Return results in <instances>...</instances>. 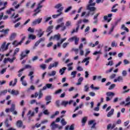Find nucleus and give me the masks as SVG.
Wrapping results in <instances>:
<instances>
[{"label":"nucleus","mask_w":130,"mask_h":130,"mask_svg":"<svg viewBox=\"0 0 130 130\" xmlns=\"http://www.w3.org/2000/svg\"><path fill=\"white\" fill-rule=\"evenodd\" d=\"M95 0H89L88 2V5L86 6V10L89 11L85 15V17H89L93 16L95 14V11H96V3H93Z\"/></svg>","instance_id":"1"},{"label":"nucleus","mask_w":130,"mask_h":130,"mask_svg":"<svg viewBox=\"0 0 130 130\" xmlns=\"http://www.w3.org/2000/svg\"><path fill=\"white\" fill-rule=\"evenodd\" d=\"M115 95V93H114L113 92L108 91L106 92V95L107 96L106 98V101L107 102H108V101H110L112 98H113V96Z\"/></svg>","instance_id":"2"},{"label":"nucleus","mask_w":130,"mask_h":130,"mask_svg":"<svg viewBox=\"0 0 130 130\" xmlns=\"http://www.w3.org/2000/svg\"><path fill=\"white\" fill-rule=\"evenodd\" d=\"M43 7V6L41 4L38 3L37 8L34 11L35 13L32 15V16H37V15H38V14L41 12V9H42Z\"/></svg>","instance_id":"3"},{"label":"nucleus","mask_w":130,"mask_h":130,"mask_svg":"<svg viewBox=\"0 0 130 130\" xmlns=\"http://www.w3.org/2000/svg\"><path fill=\"white\" fill-rule=\"evenodd\" d=\"M82 19H80L77 21L76 23L77 27L76 29H73V30L71 31V34H74V33H78L79 32V28H80V24H82Z\"/></svg>","instance_id":"4"},{"label":"nucleus","mask_w":130,"mask_h":130,"mask_svg":"<svg viewBox=\"0 0 130 130\" xmlns=\"http://www.w3.org/2000/svg\"><path fill=\"white\" fill-rule=\"evenodd\" d=\"M10 31V29L9 28L6 29H2L0 30V33H4L0 35V39H2V38H4V37H6L7 35L9 34V31Z\"/></svg>","instance_id":"5"},{"label":"nucleus","mask_w":130,"mask_h":130,"mask_svg":"<svg viewBox=\"0 0 130 130\" xmlns=\"http://www.w3.org/2000/svg\"><path fill=\"white\" fill-rule=\"evenodd\" d=\"M30 53V50H25L22 52H21L20 54V60L22 59H24L26 56H27V54H29Z\"/></svg>","instance_id":"6"},{"label":"nucleus","mask_w":130,"mask_h":130,"mask_svg":"<svg viewBox=\"0 0 130 130\" xmlns=\"http://www.w3.org/2000/svg\"><path fill=\"white\" fill-rule=\"evenodd\" d=\"M16 109V105L12 104L11 105V107L10 108V111L11 112H12V114L14 115H17L18 114V112L15 110Z\"/></svg>","instance_id":"7"},{"label":"nucleus","mask_w":130,"mask_h":130,"mask_svg":"<svg viewBox=\"0 0 130 130\" xmlns=\"http://www.w3.org/2000/svg\"><path fill=\"white\" fill-rule=\"evenodd\" d=\"M7 42H5L4 43H3V44L1 46V50H2V51H5V50H7L9 47V45H10V44H11L10 43H7Z\"/></svg>","instance_id":"8"},{"label":"nucleus","mask_w":130,"mask_h":130,"mask_svg":"<svg viewBox=\"0 0 130 130\" xmlns=\"http://www.w3.org/2000/svg\"><path fill=\"white\" fill-rule=\"evenodd\" d=\"M60 39V35L58 34L57 35H55L54 36H52L49 39V41H51V40H56L58 41Z\"/></svg>","instance_id":"9"},{"label":"nucleus","mask_w":130,"mask_h":130,"mask_svg":"<svg viewBox=\"0 0 130 130\" xmlns=\"http://www.w3.org/2000/svg\"><path fill=\"white\" fill-rule=\"evenodd\" d=\"M70 41H74L75 40V44L76 45H78L79 41L80 40V38L77 37V36L73 37L72 38H71L69 39Z\"/></svg>","instance_id":"10"},{"label":"nucleus","mask_w":130,"mask_h":130,"mask_svg":"<svg viewBox=\"0 0 130 130\" xmlns=\"http://www.w3.org/2000/svg\"><path fill=\"white\" fill-rule=\"evenodd\" d=\"M46 89H54V86L52 84H47L45 86H44L42 88V90H46Z\"/></svg>","instance_id":"11"},{"label":"nucleus","mask_w":130,"mask_h":130,"mask_svg":"<svg viewBox=\"0 0 130 130\" xmlns=\"http://www.w3.org/2000/svg\"><path fill=\"white\" fill-rule=\"evenodd\" d=\"M36 6V3H34L31 5V1L27 2L26 4V8H30V9H34V7Z\"/></svg>","instance_id":"12"},{"label":"nucleus","mask_w":130,"mask_h":130,"mask_svg":"<svg viewBox=\"0 0 130 130\" xmlns=\"http://www.w3.org/2000/svg\"><path fill=\"white\" fill-rule=\"evenodd\" d=\"M50 126H51V130H55L56 128H57V127H58V125L55 123V121H53L51 123Z\"/></svg>","instance_id":"13"},{"label":"nucleus","mask_w":130,"mask_h":130,"mask_svg":"<svg viewBox=\"0 0 130 130\" xmlns=\"http://www.w3.org/2000/svg\"><path fill=\"white\" fill-rule=\"evenodd\" d=\"M58 66V62L56 61L54 62L53 63L50 64V65L48 67V70H51L52 68H56Z\"/></svg>","instance_id":"14"},{"label":"nucleus","mask_w":130,"mask_h":130,"mask_svg":"<svg viewBox=\"0 0 130 130\" xmlns=\"http://www.w3.org/2000/svg\"><path fill=\"white\" fill-rule=\"evenodd\" d=\"M115 126H116V123H113V124L110 123L107 125V129H108V130L113 129V128H114V127H115Z\"/></svg>","instance_id":"15"},{"label":"nucleus","mask_w":130,"mask_h":130,"mask_svg":"<svg viewBox=\"0 0 130 130\" xmlns=\"http://www.w3.org/2000/svg\"><path fill=\"white\" fill-rule=\"evenodd\" d=\"M42 21V18H38V19H36L32 22V26H35V25H37V24H40Z\"/></svg>","instance_id":"16"},{"label":"nucleus","mask_w":130,"mask_h":130,"mask_svg":"<svg viewBox=\"0 0 130 130\" xmlns=\"http://www.w3.org/2000/svg\"><path fill=\"white\" fill-rule=\"evenodd\" d=\"M114 83H116V82H121L122 83L123 82V77L121 76H118L117 79L114 80Z\"/></svg>","instance_id":"17"},{"label":"nucleus","mask_w":130,"mask_h":130,"mask_svg":"<svg viewBox=\"0 0 130 130\" xmlns=\"http://www.w3.org/2000/svg\"><path fill=\"white\" fill-rule=\"evenodd\" d=\"M114 113V109H111V111H109L107 115V117H111V116L113 115Z\"/></svg>","instance_id":"18"},{"label":"nucleus","mask_w":130,"mask_h":130,"mask_svg":"<svg viewBox=\"0 0 130 130\" xmlns=\"http://www.w3.org/2000/svg\"><path fill=\"white\" fill-rule=\"evenodd\" d=\"M24 71H25V69L22 68L18 71V74L17 76L19 78L22 77V75H23L22 72H24Z\"/></svg>","instance_id":"19"},{"label":"nucleus","mask_w":130,"mask_h":130,"mask_svg":"<svg viewBox=\"0 0 130 130\" xmlns=\"http://www.w3.org/2000/svg\"><path fill=\"white\" fill-rule=\"evenodd\" d=\"M42 29H39L38 33L37 34L38 37L40 38V37H42L43 36V35L44 34V31L42 32Z\"/></svg>","instance_id":"20"},{"label":"nucleus","mask_w":130,"mask_h":130,"mask_svg":"<svg viewBox=\"0 0 130 130\" xmlns=\"http://www.w3.org/2000/svg\"><path fill=\"white\" fill-rule=\"evenodd\" d=\"M17 127H22L23 126V122L21 120H18L16 122Z\"/></svg>","instance_id":"21"},{"label":"nucleus","mask_w":130,"mask_h":130,"mask_svg":"<svg viewBox=\"0 0 130 130\" xmlns=\"http://www.w3.org/2000/svg\"><path fill=\"white\" fill-rule=\"evenodd\" d=\"M67 70V67H63L62 68L60 69L59 71V73L60 74L61 76H62L64 74V72Z\"/></svg>","instance_id":"22"},{"label":"nucleus","mask_w":130,"mask_h":130,"mask_svg":"<svg viewBox=\"0 0 130 130\" xmlns=\"http://www.w3.org/2000/svg\"><path fill=\"white\" fill-rule=\"evenodd\" d=\"M28 38L29 40H34L36 39V36H35L33 34H29L28 36Z\"/></svg>","instance_id":"23"},{"label":"nucleus","mask_w":130,"mask_h":130,"mask_svg":"<svg viewBox=\"0 0 130 130\" xmlns=\"http://www.w3.org/2000/svg\"><path fill=\"white\" fill-rule=\"evenodd\" d=\"M62 11H63V7H61L57 10V15L61 16L62 15Z\"/></svg>","instance_id":"24"},{"label":"nucleus","mask_w":130,"mask_h":130,"mask_svg":"<svg viewBox=\"0 0 130 130\" xmlns=\"http://www.w3.org/2000/svg\"><path fill=\"white\" fill-rule=\"evenodd\" d=\"M88 119V117H84L82 120H81V122L82 123V126H84V125H85V123H86V122H87V120Z\"/></svg>","instance_id":"25"},{"label":"nucleus","mask_w":130,"mask_h":130,"mask_svg":"<svg viewBox=\"0 0 130 130\" xmlns=\"http://www.w3.org/2000/svg\"><path fill=\"white\" fill-rule=\"evenodd\" d=\"M11 94L12 95H15V96H17V95H19V94H20V92L18 90H15L14 89H13L11 91Z\"/></svg>","instance_id":"26"},{"label":"nucleus","mask_w":130,"mask_h":130,"mask_svg":"<svg viewBox=\"0 0 130 130\" xmlns=\"http://www.w3.org/2000/svg\"><path fill=\"white\" fill-rule=\"evenodd\" d=\"M121 29L124 30V31H126L127 32H129V30H128V28L125 27V25L124 24H122L121 25Z\"/></svg>","instance_id":"27"},{"label":"nucleus","mask_w":130,"mask_h":130,"mask_svg":"<svg viewBox=\"0 0 130 130\" xmlns=\"http://www.w3.org/2000/svg\"><path fill=\"white\" fill-rule=\"evenodd\" d=\"M52 29H53V25H50L46 30V32H51L52 33Z\"/></svg>","instance_id":"28"},{"label":"nucleus","mask_w":130,"mask_h":130,"mask_svg":"<svg viewBox=\"0 0 130 130\" xmlns=\"http://www.w3.org/2000/svg\"><path fill=\"white\" fill-rule=\"evenodd\" d=\"M19 51H20V48H16L14 50V53L12 55V56H16V55L17 54V53H18Z\"/></svg>","instance_id":"29"},{"label":"nucleus","mask_w":130,"mask_h":130,"mask_svg":"<svg viewBox=\"0 0 130 130\" xmlns=\"http://www.w3.org/2000/svg\"><path fill=\"white\" fill-rule=\"evenodd\" d=\"M64 26V23L62 22L60 24L57 25L55 27V30H58L59 28H61V27H63Z\"/></svg>","instance_id":"30"},{"label":"nucleus","mask_w":130,"mask_h":130,"mask_svg":"<svg viewBox=\"0 0 130 130\" xmlns=\"http://www.w3.org/2000/svg\"><path fill=\"white\" fill-rule=\"evenodd\" d=\"M8 61H9L11 63H12V62H14V61L15 59H16V57L15 56H13L12 58H10V57L7 58Z\"/></svg>","instance_id":"31"},{"label":"nucleus","mask_w":130,"mask_h":130,"mask_svg":"<svg viewBox=\"0 0 130 130\" xmlns=\"http://www.w3.org/2000/svg\"><path fill=\"white\" fill-rule=\"evenodd\" d=\"M15 9L13 8H10L9 10H8L6 11L7 14H8V15H11V14H12V12H15Z\"/></svg>","instance_id":"32"},{"label":"nucleus","mask_w":130,"mask_h":130,"mask_svg":"<svg viewBox=\"0 0 130 130\" xmlns=\"http://www.w3.org/2000/svg\"><path fill=\"white\" fill-rule=\"evenodd\" d=\"M34 72H30L29 74H28V76L30 77V81H33V78H34V76H33L32 75H34Z\"/></svg>","instance_id":"33"},{"label":"nucleus","mask_w":130,"mask_h":130,"mask_svg":"<svg viewBox=\"0 0 130 130\" xmlns=\"http://www.w3.org/2000/svg\"><path fill=\"white\" fill-rule=\"evenodd\" d=\"M69 104V101H63L61 102V105L64 106V107H67V105Z\"/></svg>","instance_id":"34"},{"label":"nucleus","mask_w":130,"mask_h":130,"mask_svg":"<svg viewBox=\"0 0 130 130\" xmlns=\"http://www.w3.org/2000/svg\"><path fill=\"white\" fill-rule=\"evenodd\" d=\"M89 89H90V88L89 87V85L86 84L84 86L83 91L84 92H89Z\"/></svg>","instance_id":"35"},{"label":"nucleus","mask_w":130,"mask_h":130,"mask_svg":"<svg viewBox=\"0 0 130 130\" xmlns=\"http://www.w3.org/2000/svg\"><path fill=\"white\" fill-rule=\"evenodd\" d=\"M108 19V16H104V19L105 21H107L108 23H109V22H110V21H111V20H112V18Z\"/></svg>","instance_id":"36"},{"label":"nucleus","mask_w":130,"mask_h":130,"mask_svg":"<svg viewBox=\"0 0 130 130\" xmlns=\"http://www.w3.org/2000/svg\"><path fill=\"white\" fill-rule=\"evenodd\" d=\"M12 44L14 45V46L17 47L19 46V45H21V44H20V42H18V41H15L13 42Z\"/></svg>","instance_id":"37"},{"label":"nucleus","mask_w":130,"mask_h":130,"mask_svg":"<svg viewBox=\"0 0 130 130\" xmlns=\"http://www.w3.org/2000/svg\"><path fill=\"white\" fill-rule=\"evenodd\" d=\"M111 45L112 47H116V46H117V43H116L115 41H113Z\"/></svg>","instance_id":"38"},{"label":"nucleus","mask_w":130,"mask_h":130,"mask_svg":"<svg viewBox=\"0 0 130 130\" xmlns=\"http://www.w3.org/2000/svg\"><path fill=\"white\" fill-rule=\"evenodd\" d=\"M16 36H17V34L13 33V34H11V35L10 36V39L11 40H13V39H15V38H16Z\"/></svg>","instance_id":"39"},{"label":"nucleus","mask_w":130,"mask_h":130,"mask_svg":"<svg viewBox=\"0 0 130 130\" xmlns=\"http://www.w3.org/2000/svg\"><path fill=\"white\" fill-rule=\"evenodd\" d=\"M34 114H35V113L34 112H32V111L29 110L27 114V115H30L31 117H33L34 116Z\"/></svg>","instance_id":"40"},{"label":"nucleus","mask_w":130,"mask_h":130,"mask_svg":"<svg viewBox=\"0 0 130 130\" xmlns=\"http://www.w3.org/2000/svg\"><path fill=\"white\" fill-rule=\"evenodd\" d=\"M55 9H57L58 10H59V9H60V8H63L62 4H61V3L58 4L55 6Z\"/></svg>","instance_id":"41"},{"label":"nucleus","mask_w":130,"mask_h":130,"mask_svg":"<svg viewBox=\"0 0 130 130\" xmlns=\"http://www.w3.org/2000/svg\"><path fill=\"white\" fill-rule=\"evenodd\" d=\"M51 95H47L45 97V100H46V101H51Z\"/></svg>","instance_id":"42"},{"label":"nucleus","mask_w":130,"mask_h":130,"mask_svg":"<svg viewBox=\"0 0 130 130\" xmlns=\"http://www.w3.org/2000/svg\"><path fill=\"white\" fill-rule=\"evenodd\" d=\"M56 74V71H52L51 73H49L48 75V76H49L50 77H51L52 76H55V75Z\"/></svg>","instance_id":"43"},{"label":"nucleus","mask_w":130,"mask_h":130,"mask_svg":"<svg viewBox=\"0 0 130 130\" xmlns=\"http://www.w3.org/2000/svg\"><path fill=\"white\" fill-rule=\"evenodd\" d=\"M5 125L7 127H9V126H10L11 125L9 124V119H6L5 121Z\"/></svg>","instance_id":"44"},{"label":"nucleus","mask_w":130,"mask_h":130,"mask_svg":"<svg viewBox=\"0 0 130 130\" xmlns=\"http://www.w3.org/2000/svg\"><path fill=\"white\" fill-rule=\"evenodd\" d=\"M97 54H102L101 50H100L99 51H95L94 53H93V55H97Z\"/></svg>","instance_id":"45"},{"label":"nucleus","mask_w":130,"mask_h":130,"mask_svg":"<svg viewBox=\"0 0 130 130\" xmlns=\"http://www.w3.org/2000/svg\"><path fill=\"white\" fill-rule=\"evenodd\" d=\"M123 63L124 66H126V64H129L130 61L128 60L125 59L123 60Z\"/></svg>","instance_id":"46"},{"label":"nucleus","mask_w":130,"mask_h":130,"mask_svg":"<svg viewBox=\"0 0 130 130\" xmlns=\"http://www.w3.org/2000/svg\"><path fill=\"white\" fill-rule=\"evenodd\" d=\"M89 59H91V57H88L87 58H85L82 61V63L86 62L87 61H89Z\"/></svg>","instance_id":"47"},{"label":"nucleus","mask_w":130,"mask_h":130,"mask_svg":"<svg viewBox=\"0 0 130 130\" xmlns=\"http://www.w3.org/2000/svg\"><path fill=\"white\" fill-rule=\"evenodd\" d=\"M7 93H8V90L7 89L2 91L0 93V96H1V95H6Z\"/></svg>","instance_id":"48"},{"label":"nucleus","mask_w":130,"mask_h":130,"mask_svg":"<svg viewBox=\"0 0 130 130\" xmlns=\"http://www.w3.org/2000/svg\"><path fill=\"white\" fill-rule=\"evenodd\" d=\"M42 90H40V92H39V97L38 98V99H41V98H42V96H43V93H42Z\"/></svg>","instance_id":"49"},{"label":"nucleus","mask_w":130,"mask_h":130,"mask_svg":"<svg viewBox=\"0 0 130 130\" xmlns=\"http://www.w3.org/2000/svg\"><path fill=\"white\" fill-rule=\"evenodd\" d=\"M15 13H14L12 16L10 17L11 19H16V18H18V17H19V14H17L15 16Z\"/></svg>","instance_id":"50"},{"label":"nucleus","mask_w":130,"mask_h":130,"mask_svg":"<svg viewBox=\"0 0 130 130\" xmlns=\"http://www.w3.org/2000/svg\"><path fill=\"white\" fill-rule=\"evenodd\" d=\"M72 9H73V7L72 6L69 7L65 10V13H68V12H70V11H71Z\"/></svg>","instance_id":"51"},{"label":"nucleus","mask_w":130,"mask_h":130,"mask_svg":"<svg viewBox=\"0 0 130 130\" xmlns=\"http://www.w3.org/2000/svg\"><path fill=\"white\" fill-rule=\"evenodd\" d=\"M115 84H111L109 87V90H112L113 89H114V88H115Z\"/></svg>","instance_id":"52"},{"label":"nucleus","mask_w":130,"mask_h":130,"mask_svg":"<svg viewBox=\"0 0 130 130\" xmlns=\"http://www.w3.org/2000/svg\"><path fill=\"white\" fill-rule=\"evenodd\" d=\"M61 123L62 125H66L67 124V121L63 118L61 120Z\"/></svg>","instance_id":"53"},{"label":"nucleus","mask_w":130,"mask_h":130,"mask_svg":"<svg viewBox=\"0 0 130 130\" xmlns=\"http://www.w3.org/2000/svg\"><path fill=\"white\" fill-rule=\"evenodd\" d=\"M93 20H94L93 21V23L94 24V25H97V24H98V18L93 17Z\"/></svg>","instance_id":"54"},{"label":"nucleus","mask_w":130,"mask_h":130,"mask_svg":"<svg viewBox=\"0 0 130 130\" xmlns=\"http://www.w3.org/2000/svg\"><path fill=\"white\" fill-rule=\"evenodd\" d=\"M60 43H57V45H54V46H53V49L54 50H55V49H56V48L58 47H59V46H60Z\"/></svg>","instance_id":"55"},{"label":"nucleus","mask_w":130,"mask_h":130,"mask_svg":"<svg viewBox=\"0 0 130 130\" xmlns=\"http://www.w3.org/2000/svg\"><path fill=\"white\" fill-rule=\"evenodd\" d=\"M126 75H127V73L126 72V71L123 70L122 72V76L123 77H126Z\"/></svg>","instance_id":"56"},{"label":"nucleus","mask_w":130,"mask_h":130,"mask_svg":"<svg viewBox=\"0 0 130 130\" xmlns=\"http://www.w3.org/2000/svg\"><path fill=\"white\" fill-rule=\"evenodd\" d=\"M27 31H28V32H30V33H34V28H32L31 27H29L28 29H27Z\"/></svg>","instance_id":"57"},{"label":"nucleus","mask_w":130,"mask_h":130,"mask_svg":"<svg viewBox=\"0 0 130 130\" xmlns=\"http://www.w3.org/2000/svg\"><path fill=\"white\" fill-rule=\"evenodd\" d=\"M89 96H91V97H94L95 96V95H96V94L95 93V92H93V91H91V92H89Z\"/></svg>","instance_id":"58"},{"label":"nucleus","mask_w":130,"mask_h":130,"mask_svg":"<svg viewBox=\"0 0 130 130\" xmlns=\"http://www.w3.org/2000/svg\"><path fill=\"white\" fill-rule=\"evenodd\" d=\"M76 75H77V71H73L71 73V76H73V78H76Z\"/></svg>","instance_id":"59"},{"label":"nucleus","mask_w":130,"mask_h":130,"mask_svg":"<svg viewBox=\"0 0 130 130\" xmlns=\"http://www.w3.org/2000/svg\"><path fill=\"white\" fill-rule=\"evenodd\" d=\"M85 51H86V52L85 53V57H86V56L88 55V54H89V53H90V52H91V51H89V49H86Z\"/></svg>","instance_id":"60"},{"label":"nucleus","mask_w":130,"mask_h":130,"mask_svg":"<svg viewBox=\"0 0 130 130\" xmlns=\"http://www.w3.org/2000/svg\"><path fill=\"white\" fill-rule=\"evenodd\" d=\"M40 67L42 70H45L46 69V65L45 64H42Z\"/></svg>","instance_id":"61"},{"label":"nucleus","mask_w":130,"mask_h":130,"mask_svg":"<svg viewBox=\"0 0 130 130\" xmlns=\"http://www.w3.org/2000/svg\"><path fill=\"white\" fill-rule=\"evenodd\" d=\"M106 66H110V67L113 66V61H109L108 63L106 64Z\"/></svg>","instance_id":"62"},{"label":"nucleus","mask_w":130,"mask_h":130,"mask_svg":"<svg viewBox=\"0 0 130 130\" xmlns=\"http://www.w3.org/2000/svg\"><path fill=\"white\" fill-rule=\"evenodd\" d=\"M52 59H53L52 58H49L48 59L45 61V62L46 63H48V62H50V61H51Z\"/></svg>","instance_id":"63"},{"label":"nucleus","mask_w":130,"mask_h":130,"mask_svg":"<svg viewBox=\"0 0 130 130\" xmlns=\"http://www.w3.org/2000/svg\"><path fill=\"white\" fill-rule=\"evenodd\" d=\"M37 59H38V56H35L32 57V61H35V60H37Z\"/></svg>","instance_id":"64"}]
</instances>
